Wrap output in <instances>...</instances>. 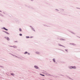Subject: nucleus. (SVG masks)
<instances>
[{
    "label": "nucleus",
    "instance_id": "f257e3e1",
    "mask_svg": "<svg viewBox=\"0 0 80 80\" xmlns=\"http://www.w3.org/2000/svg\"><path fill=\"white\" fill-rule=\"evenodd\" d=\"M60 10L61 11L60 12H61L62 13H65V10L63 9L62 8H60Z\"/></svg>",
    "mask_w": 80,
    "mask_h": 80
},
{
    "label": "nucleus",
    "instance_id": "f03ea898",
    "mask_svg": "<svg viewBox=\"0 0 80 80\" xmlns=\"http://www.w3.org/2000/svg\"><path fill=\"white\" fill-rule=\"evenodd\" d=\"M25 6L26 7H28V8H30V7H31V6H30V5H27V4H25Z\"/></svg>",
    "mask_w": 80,
    "mask_h": 80
},
{
    "label": "nucleus",
    "instance_id": "7ed1b4c3",
    "mask_svg": "<svg viewBox=\"0 0 80 80\" xmlns=\"http://www.w3.org/2000/svg\"><path fill=\"white\" fill-rule=\"evenodd\" d=\"M30 27H31L32 30V31H34V32H35V29H34V28H33V27H32V26H30Z\"/></svg>",
    "mask_w": 80,
    "mask_h": 80
},
{
    "label": "nucleus",
    "instance_id": "20e7f679",
    "mask_svg": "<svg viewBox=\"0 0 80 80\" xmlns=\"http://www.w3.org/2000/svg\"><path fill=\"white\" fill-rule=\"evenodd\" d=\"M34 67L35 68H36V69H39V68L38 67V66H37V65H35L34 66Z\"/></svg>",
    "mask_w": 80,
    "mask_h": 80
},
{
    "label": "nucleus",
    "instance_id": "39448f33",
    "mask_svg": "<svg viewBox=\"0 0 80 80\" xmlns=\"http://www.w3.org/2000/svg\"><path fill=\"white\" fill-rule=\"evenodd\" d=\"M30 8L32 9V10H36V8H33V7H32V6H31V7Z\"/></svg>",
    "mask_w": 80,
    "mask_h": 80
},
{
    "label": "nucleus",
    "instance_id": "423d86ee",
    "mask_svg": "<svg viewBox=\"0 0 80 80\" xmlns=\"http://www.w3.org/2000/svg\"><path fill=\"white\" fill-rule=\"evenodd\" d=\"M52 60L54 62V63H55L57 64V62L56 61H55V58H53L52 59Z\"/></svg>",
    "mask_w": 80,
    "mask_h": 80
},
{
    "label": "nucleus",
    "instance_id": "0eeeda50",
    "mask_svg": "<svg viewBox=\"0 0 80 80\" xmlns=\"http://www.w3.org/2000/svg\"><path fill=\"white\" fill-rule=\"evenodd\" d=\"M9 54H10V55H12V56H15V57H17V58H19V57H17V56H16L15 55H14L13 54H12L11 53H9Z\"/></svg>",
    "mask_w": 80,
    "mask_h": 80
},
{
    "label": "nucleus",
    "instance_id": "6e6552de",
    "mask_svg": "<svg viewBox=\"0 0 80 80\" xmlns=\"http://www.w3.org/2000/svg\"><path fill=\"white\" fill-rule=\"evenodd\" d=\"M60 40H61L62 41H66V40L65 39H63L62 38H60Z\"/></svg>",
    "mask_w": 80,
    "mask_h": 80
},
{
    "label": "nucleus",
    "instance_id": "1a4fd4ad",
    "mask_svg": "<svg viewBox=\"0 0 80 80\" xmlns=\"http://www.w3.org/2000/svg\"><path fill=\"white\" fill-rule=\"evenodd\" d=\"M58 45L59 46H60L61 47H64V48H65V47L64 46H63L59 43L58 44Z\"/></svg>",
    "mask_w": 80,
    "mask_h": 80
},
{
    "label": "nucleus",
    "instance_id": "9d476101",
    "mask_svg": "<svg viewBox=\"0 0 80 80\" xmlns=\"http://www.w3.org/2000/svg\"><path fill=\"white\" fill-rule=\"evenodd\" d=\"M36 54H38V55H40V52H36L35 53Z\"/></svg>",
    "mask_w": 80,
    "mask_h": 80
},
{
    "label": "nucleus",
    "instance_id": "9b49d317",
    "mask_svg": "<svg viewBox=\"0 0 80 80\" xmlns=\"http://www.w3.org/2000/svg\"><path fill=\"white\" fill-rule=\"evenodd\" d=\"M72 68H73V69H76V68H77L76 67V66H72Z\"/></svg>",
    "mask_w": 80,
    "mask_h": 80
},
{
    "label": "nucleus",
    "instance_id": "f8f14e48",
    "mask_svg": "<svg viewBox=\"0 0 80 80\" xmlns=\"http://www.w3.org/2000/svg\"><path fill=\"white\" fill-rule=\"evenodd\" d=\"M70 45H74L75 46V45H76V44H74V43H70L69 44Z\"/></svg>",
    "mask_w": 80,
    "mask_h": 80
},
{
    "label": "nucleus",
    "instance_id": "ddd939ff",
    "mask_svg": "<svg viewBox=\"0 0 80 80\" xmlns=\"http://www.w3.org/2000/svg\"><path fill=\"white\" fill-rule=\"evenodd\" d=\"M72 66H68V68H70V69H72Z\"/></svg>",
    "mask_w": 80,
    "mask_h": 80
},
{
    "label": "nucleus",
    "instance_id": "4468645a",
    "mask_svg": "<svg viewBox=\"0 0 80 80\" xmlns=\"http://www.w3.org/2000/svg\"><path fill=\"white\" fill-rule=\"evenodd\" d=\"M4 32L6 33V34H7L8 35H10V33H8V32L7 31Z\"/></svg>",
    "mask_w": 80,
    "mask_h": 80
},
{
    "label": "nucleus",
    "instance_id": "2eb2a0df",
    "mask_svg": "<svg viewBox=\"0 0 80 80\" xmlns=\"http://www.w3.org/2000/svg\"><path fill=\"white\" fill-rule=\"evenodd\" d=\"M70 32L71 33H72V34H74V35H75V33L74 32H73L72 31H70Z\"/></svg>",
    "mask_w": 80,
    "mask_h": 80
},
{
    "label": "nucleus",
    "instance_id": "dca6fc26",
    "mask_svg": "<svg viewBox=\"0 0 80 80\" xmlns=\"http://www.w3.org/2000/svg\"><path fill=\"white\" fill-rule=\"evenodd\" d=\"M7 40L8 41H9L10 40V38L8 37L7 38Z\"/></svg>",
    "mask_w": 80,
    "mask_h": 80
},
{
    "label": "nucleus",
    "instance_id": "f3484780",
    "mask_svg": "<svg viewBox=\"0 0 80 80\" xmlns=\"http://www.w3.org/2000/svg\"><path fill=\"white\" fill-rule=\"evenodd\" d=\"M1 29H2L3 30H5V29L6 28H5V27H3L2 28H1Z\"/></svg>",
    "mask_w": 80,
    "mask_h": 80
},
{
    "label": "nucleus",
    "instance_id": "a211bd4d",
    "mask_svg": "<svg viewBox=\"0 0 80 80\" xmlns=\"http://www.w3.org/2000/svg\"><path fill=\"white\" fill-rule=\"evenodd\" d=\"M39 74L40 75H41V76H42L43 77H45V75H43V74H42L41 73H40Z\"/></svg>",
    "mask_w": 80,
    "mask_h": 80
},
{
    "label": "nucleus",
    "instance_id": "6ab92c4d",
    "mask_svg": "<svg viewBox=\"0 0 80 80\" xmlns=\"http://www.w3.org/2000/svg\"><path fill=\"white\" fill-rule=\"evenodd\" d=\"M19 30L20 32H22V29L21 28H19Z\"/></svg>",
    "mask_w": 80,
    "mask_h": 80
},
{
    "label": "nucleus",
    "instance_id": "aec40b11",
    "mask_svg": "<svg viewBox=\"0 0 80 80\" xmlns=\"http://www.w3.org/2000/svg\"><path fill=\"white\" fill-rule=\"evenodd\" d=\"M0 17H4V16H3V15H2V14L0 13Z\"/></svg>",
    "mask_w": 80,
    "mask_h": 80
},
{
    "label": "nucleus",
    "instance_id": "412c9836",
    "mask_svg": "<svg viewBox=\"0 0 80 80\" xmlns=\"http://www.w3.org/2000/svg\"><path fill=\"white\" fill-rule=\"evenodd\" d=\"M11 75L12 76H14L15 75V74H14L13 73H11Z\"/></svg>",
    "mask_w": 80,
    "mask_h": 80
},
{
    "label": "nucleus",
    "instance_id": "4be33fe9",
    "mask_svg": "<svg viewBox=\"0 0 80 80\" xmlns=\"http://www.w3.org/2000/svg\"><path fill=\"white\" fill-rule=\"evenodd\" d=\"M27 53H28V52L27 51H26L24 53V54H27Z\"/></svg>",
    "mask_w": 80,
    "mask_h": 80
},
{
    "label": "nucleus",
    "instance_id": "5701e85b",
    "mask_svg": "<svg viewBox=\"0 0 80 80\" xmlns=\"http://www.w3.org/2000/svg\"><path fill=\"white\" fill-rule=\"evenodd\" d=\"M13 48H17V46H13Z\"/></svg>",
    "mask_w": 80,
    "mask_h": 80
},
{
    "label": "nucleus",
    "instance_id": "b1692460",
    "mask_svg": "<svg viewBox=\"0 0 80 80\" xmlns=\"http://www.w3.org/2000/svg\"><path fill=\"white\" fill-rule=\"evenodd\" d=\"M26 38H29L30 37H29V36H26Z\"/></svg>",
    "mask_w": 80,
    "mask_h": 80
},
{
    "label": "nucleus",
    "instance_id": "393cba45",
    "mask_svg": "<svg viewBox=\"0 0 80 80\" xmlns=\"http://www.w3.org/2000/svg\"><path fill=\"white\" fill-rule=\"evenodd\" d=\"M14 42L15 43H18V41H14Z\"/></svg>",
    "mask_w": 80,
    "mask_h": 80
},
{
    "label": "nucleus",
    "instance_id": "a878e982",
    "mask_svg": "<svg viewBox=\"0 0 80 80\" xmlns=\"http://www.w3.org/2000/svg\"><path fill=\"white\" fill-rule=\"evenodd\" d=\"M0 67H1V68H4V67L2 66H0Z\"/></svg>",
    "mask_w": 80,
    "mask_h": 80
},
{
    "label": "nucleus",
    "instance_id": "bb28decb",
    "mask_svg": "<svg viewBox=\"0 0 80 80\" xmlns=\"http://www.w3.org/2000/svg\"><path fill=\"white\" fill-rule=\"evenodd\" d=\"M69 78L70 79V80H73V79H72V78Z\"/></svg>",
    "mask_w": 80,
    "mask_h": 80
},
{
    "label": "nucleus",
    "instance_id": "cd10ccee",
    "mask_svg": "<svg viewBox=\"0 0 80 80\" xmlns=\"http://www.w3.org/2000/svg\"><path fill=\"white\" fill-rule=\"evenodd\" d=\"M5 15H8V13H7V12H5Z\"/></svg>",
    "mask_w": 80,
    "mask_h": 80
},
{
    "label": "nucleus",
    "instance_id": "c85d7f7f",
    "mask_svg": "<svg viewBox=\"0 0 80 80\" xmlns=\"http://www.w3.org/2000/svg\"><path fill=\"white\" fill-rule=\"evenodd\" d=\"M19 35L20 36H22V34H21V33H20V34H19Z\"/></svg>",
    "mask_w": 80,
    "mask_h": 80
},
{
    "label": "nucleus",
    "instance_id": "c756f323",
    "mask_svg": "<svg viewBox=\"0 0 80 80\" xmlns=\"http://www.w3.org/2000/svg\"><path fill=\"white\" fill-rule=\"evenodd\" d=\"M47 5H50V4L48 3H46Z\"/></svg>",
    "mask_w": 80,
    "mask_h": 80
},
{
    "label": "nucleus",
    "instance_id": "7c9ffc66",
    "mask_svg": "<svg viewBox=\"0 0 80 80\" xmlns=\"http://www.w3.org/2000/svg\"><path fill=\"white\" fill-rule=\"evenodd\" d=\"M5 30H6V31H8V29L6 28V29H5Z\"/></svg>",
    "mask_w": 80,
    "mask_h": 80
},
{
    "label": "nucleus",
    "instance_id": "2f4dec72",
    "mask_svg": "<svg viewBox=\"0 0 80 80\" xmlns=\"http://www.w3.org/2000/svg\"><path fill=\"white\" fill-rule=\"evenodd\" d=\"M66 76L67 77V78H70L69 76H68V75H66Z\"/></svg>",
    "mask_w": 80,
    "mask_h": 80
},
{
    "label": "nucleus",
    "instance_id": "473e14b6",
    "mask_svg": "<svg viewBox=\"0 0 80 80\" xmlns=\"http://www.w3.org/2000/svg\"><path fill=\"white\" fill-rule=\"evenodd\" d=\"M27 53L28 55H30V53L29 52H28Z\"/></svg>",
    "mask_w": 80,
    "mask_h": 80
},
{
    "label": "nucleus",
    "instance_id": "72a5a7b5",
    "mask_svg": "<svg viewBox=\"0 0 80 80\" xmlns=\"http://www.w3.org/2000/svg\"><path fill=\"white\" fill-rule=\"evenodd\" d=\"M65 51H66V52H68V49H65Z\"/></svg>",
    "mask_w": 80,
    "mask_h": 80
},
{
    "label": "nucleus",
    "instance_id": "f704fd0d",
    "mask_svg": "<svg viewBox=\"0 0 80 80\" xmlns=\"http://www.w3.org/2000/svg\"><path fill=\"white\" fill-rule=\"evenodd\" d=\"M46 75H50V74H48V73H47Z\"/></svg>",
    "mask_w": 80,
    "mask_h": 80
},
{
    "label": "nucleus",
    "instance_id": "c9c22d12",
    "mask_svg": "<svg viewBox=\"0 0 80 80\" xmlns=\"http://www.w3.org/2000/svg\"><path fill=\"white\" fill-rule=\"evenodd\" d=\"M55 10H57V11H59V10H58L57 9H55Z\"/></svg>",
    "mask_w": 80,
    "mask_h": 80
},
{
    "label": "nucleus",
    "instance_id": "e433bc0d",
    "mask_svg": "<svg viewBox=\"0 0 80 80\" xmlns=\"http://www.w3.org/2000/svg\"><path fill=\"white\" fill-rule=\"evenodd\" d=\"M9 47H13V46H9Z\"/></svg>",
    "mask_w": 80,
    "mask_h": 80
},
{
    "label": "nucleus",
    "instance_id": "4c0bfd02",
    "mask_svg": "<svg viewBox=\"0 0 80 80\" xmlns=\"http://www.w3.org/2000/svg\"><path fill=\"white\" fill-rule=\"evenodd\" d=\"M3 14H5V12H3Z\"/></svg>",
    "mask_w": 80,
    "mask_h": 80
},
{
    "label": "nucleus",
    "instance_id": "58836bf2",
    "mask_svg": "<svg viewBox=\"0 0 80 80\" xmlns=\"http://www.w3.org/2000/svg\"><path fill=\"white\" fill-rule=\"evenodd\" d=\"M58 50H61L62 51V52H64V51L63 50H61L60 49H58Z\"/></svg>",
    "mask_w": 80,
    "mask_h": 80
},
{
    "label": "nucleus",
    "instance_id": "ea45409f",
    "mask_svg": "<svg viewBox=\"0 0 80 80\" xmlns=\"http://www.w3.org/2000/svg\"><path fill=\"white\" fill-rule=\"evenodd\" d=\"M30 38H33V37L31 36V37H30Z\"/></svg>",
    "mask_w": 80,
    "mask_h": 80
},
{
    "label": "nucleus",
    "instance_id": "a19ab883",
    "mask_svg": "<svg viewBox=\"0 0 80 80\" xmlns=\"http://www.w3.org/2000/svg\"><path fill=\"white\" fill-rule=\"evenodd\" d=\"M76 37H78V38H80V37H79L77 36H76Z\"/></svg>",
    "mask_w": 80,
    "mask_h": 80
},
{
    "label": "nucleus",
    "instance_id": "79ce46f5",
    "mask_svg": "<svg viewBox=\"0 0 80 80\" xmlns=\"http://www.w3.org/2000/svg\"><path fill=\"white\" fill-rule=\"evenodd\" d=\"M61 76H62L63 77H64V75H63L61 74Z\"/></svg>",
    "mask_w": 80,
    "mask_h": 80
},
{
    "label": "nucleus",
    "instance_id": "37998d69",
    "mask_svg": "<svg viewBox=\"0 0 80 80\" xmlns=\"http://www.w3.org/2000/svg\"><path fill=\"white\" fill-rule=\"evenodd\" d=\"M17 50H18V51H20V49H17Z\"/></svg>",
    "mask_w": 80,
    "mask_h": 80
},
{
    "label": "nucleus",
    "instance_id": "c03bdc74",
    "mask_svg": "<svg viewBox=\"0 0 80 80\" xmlns=\"http://www.w3.org/2000/svg\"><path fill=\"white\" fill-rule=\"evenodd\" d=\"M4 38H6L7 39V37H5Z\"/></svg>",
    "mask_w": 80,
    "mask_h": 80
},
{
    "label": "nucleus",
    "instance_id": "a18cd8bd",
    "mask_svg": "<svg viewBox=\"0 0 80 80\" xmlns=\"http://www.w3.org/2000/svg\"><path fill=\"white\" fill-rule=\"evenodd\" d=\"M54 77H57V76H54Z\"/></svg>",
    "mask_w": 80,
    "mask_h": 80
},
{
    "label": "nucleus",
    "instance_id": "49530a36",
    "mask_svg": "<svg viewBox=\"0 0 80 80\" xmlns=\"http://www.w3.org/2000/svg\"><path fill=\"white\" fill-rule=\"evenodd\" d=\"M78 8V9H80V8Z\"/></svg>",
    "mask_w": 80,
    "mask_h": 80
},
{
    "label": "nucleus",
    "instance_id": "de8ad7c7",
    "mask_svg": "<svg viewBox=\"0 0 80 80\" xmlns=\"http://www.w3.org/2000/svg\"><path fill=\"white\" fill-rule=\"evenodd\" d=\"M52 77H55V76H53V75H52Z\"/></svg>",
    "mask_w": 80,
    "mask_h": 80
},
{
    "label": "nucleus",
    "instance_id": "09e8293b",
    "mask_svg": "<svg viewBox=\"0 0 80 80\" xmlns=\"http://www.w3.org/2000/svg\"><path fill=\"white\" fill-rule=\"evenodd\" d=\"M2 32H5V31L3 30V31H2Z\"/></svg>",
    "mask_w": 80,
    "mask_h": 80
},
{
    "label": "nucleus",
    "instance_id": "8fccbe9b",
    "mask_svg": "<svg viewBox=\"0 0 80 80\" xmlns=\"http://www.w3.org/2000/svg\"><path fill=\"white\" fill-rule=\"evenodd\" d=\"M62 15H65V14H62Z\"/></svg>",
    "mask_w": 80,
    "mask_h": 80
},
{
    "label": "nucleus",
    "instance_id": "3c124183",
    "mask_svg": "<svg viewBox=\"0 0 80 80\" xmlns=\"http://www.w3.org/2000/svg\"><path fill=\"white\" fill-rule=\"evenodd\" d=\"M0 12H2V11L0 10Z\"/></svg>",
    "mask_w": 80,
    "mask_h": 80
},
{
    "label": "nucleus",
    "instance_id": "603ef678",
    "mask_svg": "<svg viewBox=\"0 0 80 80\" xmlns=\"http://www.w3.org/2000/svg\"><path fill=\"white\" fill-rule=\"evenodd\" d=\"M58 12V13H60V12Z\"/></svg>",
    "mask_w": 80,
    "mask_h": 80
},
{
    "label": "nucleus",
    "instance_id": "864d4df0",
    "mask_svg": "<svg viewBox=\"0 0 80 80\" xmlns=\"http://www.w3.org/2000/svg\"><path fill=\"white\" fill-rule=\"evenodd\" d=\"M3 61H4L5 62H6V61L3 60Z\"/></svg>",
    "mask_w": 80,
    "mask_h": 80
},
{
    "label": "nucleus",
    "instance_id": "5fc2aeb1",
    "mask_svg": "<svg viewBox=\"0 0 80 80\" xmlns=\"http://www.w3.org/2000/svg\"><path fill=\"white\" fill-rule=\"evenodd\" d=\"M43 72H45V71H43Z\"/></svg>",
    "mask_w": 80,
    "mask_h": 80
},
{
    "label": "nucleus",
    "instance_id": "6e6d98bb",
    "mask_svg": "<svg viewBox=\"0 0 80 80\" xmlns=\"http://www.w3.org/2000/svg\"><path fill=\"white\" fill-rule=\"evenodd\" d=\"M22 58H23V57H22Z\"/></svg>",
    "mask_w": 80,
    "mask_h": 80
}]
</instances>
